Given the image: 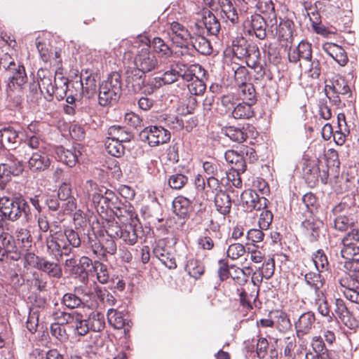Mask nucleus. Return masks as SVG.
<instances>
[{
	"mask_svg": "<svg viewBox=\"0 0 359 359\" xmlns=\"http://www.w3.org/2000/svg\"><path fill=\"white\" fill-rule=\"evenodd\" d=\"M59 227L50 229V235L46 238L48 249L55 257L69 255L73 248L81 245V239L76 231L72 229L64 231L57 230Z\"/></svg>",
	"mask_w": 359,
	"mask_h": 359,
	"instance_id": "obj_1",
	"label": "nucleus"
},
{
	"mask_svg": "<svg viewBox=\"0 0 359 359\" xmlns=\"http://www.w3.org/2000/svg\"><path fill=\"white\" fill-rule=\"evenodd\" d=\"M69 325L75 334L85 336L90 331H101L104 329L105 323L104 316L97 311L90 313L88 318H84L80 313L73 312Z\"/></svg>",
	"mask_w": 359,
	"mask_h": 359,
	"instance_id": "obj_2",
	"label": "nucleus"
},
{
	"mask_svg": "<svg viewBox=\"0 0 359 359\" xmlns=\"http://www.w3.org/2000/svg\"><path fill=\"white\" fill-rule=\"evenodd\" d=\"M122 91L121 76L117 72L109 74L98 89V103L106 107L116 103L120 98Z\"/></svg>",
	"mask_w": 359,
	"mask_h": 359,
	"instance_id": "obj_3",
	"label": "nucleus"
},
{
	"mask_svg": "<svg viewBox=\"0 0 359 359\" xmlns=\"http://www.w3.org/2000/svg\"><path fill=\"white\" fill-rule=\"evenodd\" d=\"M0 215L4 218L15 222L22 216L28 221L30 209L28 203L22 196L10 198L6 196L0 198Z\"/></svg>",
	"mask_w": 359,
	"mask_h": 359,
	"instance_id": "obj_4",
	"label": "nucleus"
},
{
	"mask_svg": "<svg viewBox=\"0 0 359 359\" xmlns=\"http://www.w3.org/2000/svg\"><path fill=\"white\" fill-rule=\"evenodd\" d=\"M7 78V90L9 92L21 91L27 84L28 78L25 66L16 62L12 58V62L5 69Z\"/></svg>",
	"mask_w": 359,
	"mask_h": 359,
	"instance_id": "obj_5",
	"label": "nucleus"
},
{
	"mask_svg": "<svg viewBox=\"0 0 359 359\" xmlns=\"http://www.w3.org/2000/svg\"><path fill=\"white\" fill-rule=\"evenodd\" d=\"M134 64L137 69L145 74L156 69L158 65L157 57L147 46L137 52L134 59Z\"/></svg>",
	"mask_w": 359,
	"mask_h": 359,
	"instance_id": "obj_6",
	"label": "nucleus"
},
{
	"mask_svg": "<svg viewBox=\"0 0 359 359\" xmlns=\"http://www.w3.org/2000/svg\"><path fill=\"white\" fill-rule=\"evenodd\" d=\"M323 168V165L321 161H318V163L314 162H309L306 167L304 168V177L311 187L315 186L319 179L323 184H326L328 178V170L323 169L320 170V168Z\"/></svg>",
	"mask_w": 359,
	"mask_h": 359,
	"instance_id": "obj_7",
	"label": "nucleus"
},
{
	"mask_svg": "<svg viewBox=\"0 0 359 359\" xmlns=\"http://www.w3.org/2000/svg\"><path fill=\"white\" fill-rule=\"evenodd\" d=\"M323 224V222L317 215L306 216L301 226L302 234L309 242H315L320 236Z\"/></svg>",
	"mask_w": 359,
	"mask_h": 359,
	"instance_id": "obj_8",
	"label": "nucleus"
},
{
	"mask_svg": "<svg viewBox=\"0 0 359 359\" xmlns=\"http://www.w3.org/2000/svg\"><path fill=\"white\" fill-rule=\"evenodd\" d=\"M168 34L172 41L181 48H187L192 36L188 29L178 22H172L170 25Z\"/></svg>",
	"mask_w": 359,
	"mask_h": 359,
	"instance_id": "obj_9",
	"label": "nucleus"
},
{
	"mask_svg": "<svg viewBox=\"0 0 359 359\" xmlns=\"http://www.w3.org/2000/svg\"><path fill=\"white\" fill-rule=\"evenodd\" d=\"M232 52L238 58H244L249 55L258 57L260 53L256 45L249 44L244 37H237L232 41Z\"/></svg>",
	"mask_w": 359,
	"mask_h": 359,
	"instance_id": "obj_10",
	"label": "nucleus"
},
{
	"mask_svg": "<svg viewBox=\"0 0 359 359\" xmlns=\"http://www.w3.org/2000/svg\"><path fill=\"white\" fill-rule=\"evenodd\" d=\"M245 27H249L247 30L250 35H255L259 39L263 40L266 37L267 24L264 17L259 14L250 16L245 23Z\"/></svg>",
	"mask_w": 359,
	"mask_h": 359,
	"instance_id": "obj_11",
	"label": "nucleus"
},
{
	"mask_svg": "<svg viewBox=\"0 0 359 359\" xmlns=\"http://www.w3.org/2000/svg\"><path fill=\"white\" fill-rule=\"evenodd\" d=\"M194 27L196 31L204 30L208 34L217 35L220 30V23L212 12L208 11L201 20L195 23Z\"/></svg>",
	"mask_w": 359,
	"mask_h": 359,
	"instance_id": "obj_12",
	"label": "nucleus"
},
{
	"mask_svg": "<svg viewBox=\"0 0 359 359\" xmlns=\"http://www.w3.org/2000/svg\"><path fill=\"white\" fill-rule=\"evenodd\" d=\"M316 321V316L312 311L302 313L294 323L297 337L299 339L309 334L312 330Z\"/></svg>",
	"mask_w": 359,
	"mask_h": 359,
	"instance_id": "obj_13",
	"label": "nucleus"
},
{
	"mask_svg": "<svg viewBox=\"0 0 359 359\" xmlns=\"http://www.w3.org/2000/svg\"><path fill=\"white\" fill-rule=\"evenodd\" d=\"M72 85L73 88L80 89L81 95L87 98L96 93L97 81L93 75H88L85 78L82 75L79 81H73Z\"/></svg>",
	"mask_w": 359,
	"mask_h": 359,
	"instance_id": "obj_14",
	"label": "nucleus"
},
{
	"mask_svg": "<svg viewBox=\"0 0 359 359\" xmlns=\"http://www.w3.org/2000/svg\"><path fill=\"white\" fill-rule=\"evenodd\" d=\"M311 44L308 42L301 41L296 48L290 49L288 52L290 62L297 63L301 59L305 62H311Z\"/></svg>",
	"mask_w": 359,
	"mask_h": 359,
	"instance_id": "obj_15",
	"label": "nucleus"
},
{
	"mask_svg": "<svg viewBox=\"0 0 359 359\" xmlns=\"http://www.w3.org/2000/svg\"><path fill=\"white\" fill-rule=\"evenodd\" d=\"M179 64L172 65L170 69L165 71L162 76L151 79L149 84L155 88H158L163 85H168L175 83L180 77Z\"/></svg>",
	"mask_w": 359,
	"mask_h": 359,
	"instance_id": "obj_16",
	"label": "nucleus"
},
{
	"mask_svg": "<svg viewBox=\"0 0 359 359\" xmlns=\"http://www.w3.org/2000/svg\"><path fill=\"white\" fill-rule=\"evenodd\" d=\"M357 212L355 194H348L344 196L339 203L332 208L334 215H355Z\"/></svg>",
	"mask_w": 359,
	"mask_h": 359,
	"instance_id": "obj_17",
	"label": "nucleus"
},
{
	"mask_svg": "<svg viewBox=\"0 0 359 359\" xmlns=\"http://www.w3.org/2000/svg\"><path fill=\"white\" fill-rule=\"evenodd\" d=\"M34 266L39 271L46 273L49 277L60 278L62 276L60 266L54 262H50L44 257H36Z\"/></svg>",
	"mask_w": 359,
	"mask_h": 359,
	"instance_id": "obj_18",
	"label": "nucleus"
},
{
	"mask_svg": "<svg viewBox=\"0 0 359 359\" xmlns=\"http://www.w3.org/2000/svg\"><path fill=\"white\" fill-rule=\"evenodd\" d=\"M1 248L6 253V256L13 254L11 258L18 260L21 255L20 249L16 245L13 237L7 232H3L0 229Z\"/></svg>",
	"mask_w": 359,
	"mask_h": 359,
	"instance_id": "obj_19",
	"label": "nucleus"
},
{
	"mask_svg": "<svg viewBox=\"0 0 359 359\" xmlns=\"http://www.w3.org/2000/svg\"><path fill=\"white\" fill-rule=\"evenodd\" d=\"M180 77L187 81H194L196 78L203 77L205 75V70L198 64L187 66L185 65L179 64Z\"/></svg>",
	"mask_w": 359,
	"mask_h": 359,
	"instance_id": "obj_20",
	"label": "nucleus"
},
{
	"mask_svg": "<svg viewBox=\"0 0 359 359\" xmlns=\"http://www.w3.org/2000/svg\"><path fill=\"white\" fill-rule=\"evenodd\" d=\"M194 34L189 40L193 48L202 55H210L212 49L210 42L204 36L205 31L198 30Z\"/></svg>",
	"mask_w": 359,
	"mask_h": 359,
	"instance_id": "obj_21",
	"label": "nucleus"
},
{
	"mask_svg": "<svg viewBox=\"0 0 359 359\" xmlns=\"http://www.w3.org/2000/svg\"><path fill=\"white\" fill-rule=\"evenodd\" d=\"M334 312L337 318H339L341 323L346 327L349 328L354 327L355 324L354 318L341 299H337L335 300Z\"/></svg>",
	"mask_w": 359,
	"mask_h": 359,
	"instance_id": "obj_22",
	"label": "nucleus"
},
{
	"mask_svg": "<svg viewBox=\"0 0 359 359\" xmlns=\"http://www.w3.org/2000/svg\"><path fill=\"white\" fill-rule=\"evenodd\" d=\"M173 212L176 215L182 219L189 217L191 212V201L186 197L179 196L172 201Z\"/></svg>",
	"mask_w": 359,
	"mask_h": 359,
	"instance_id": "obj_23",
	"label": "nucleus"
},
{
	"mask_svg": "<svg viewBox=\"0 0 359 359\" xmlns=\"http://www.w3.org/2000/svg\"><path fill=\"white\" fill-rule=\"evenodd\" d=\"M153 253L168 269H174L177 267L175 257L173 253L168 248L157 245L154 248Z\"/></svg>",
	"mask_w": 359,
	"mask_h": 359,
	"instance_id": "obj_24",
	"label": "nucleus"
},
{
	"mask_svg": "<svg viewBox=\"0 0 359 359\" xmlns=\"http://www.w3.org/2000/svg\"><path fill=\"white\" fill-rule=\"evenodd\" d=\"M50 165L49 158L43 153H34L28 161L29 168L32 172H41L46 170Z\"/></svg>",
	"mask_w": 359,
	"mask_h": 359,
	"instance_id": "obj_25",
	"label": "nucleus"
},
{
	"mask_svg": "<svg viewBox=\"0 0 359 359\" xmlns=\"http://www.w3.org/2000/svg\"><path fill=\"white\" fill-rule=\"evenodd\" d=\"M323 50L340 66L343 67L347 64L348 56L341 46L335 43H327L323 46Z\"/></svg>",
	"mask_w": 359,
	"mask_h": 359,
	"instance_id": "obj_26",
	"label": "nucleus"
},
{
	"mask_svg": "<svg viewBox=\"0 0 359 359\" xmlns=\"http://www.w3.org/2000/svg\"><path fill=\"white\" fill-rule=\"evenodd\" d=\"M234 201L235 199H231V196L229 194L222 190H219L217 192L215 196V204L217 210L224 215L229 213L231 203Z\"/></svg>",
	"mask_w": 359,
	"mask_h": 359,
	"instance_id": "obj_27",
	"label": "nucleus"
},
{
	"mask_svg": "<svg viewBox=\"0 0 359 359\" xmlns=\"http://www.w3.org/2000/svg\"><path fill=\"white\" fill-rule=\"evenodd\" d=\"M359 241V231L357 227L353 228L341 240L343 245L341 254L351 256L353 249L358 248L356 243Z\"/></svg>",
	"mask_w": 359,
	"mask_h": 359,
	"instance_id": "obj_28",
	"label": "nucleus"
},
{
	"mask_svg": "<svg viewBox=\"0 0 359 359\" xmlns=\"http://www.w3.org/2000/svg\"><path fill=\"white\" fill-rule=\"evenodd\" d=\"M126 82L131 85L133 90L138 93L142 90L144 84L145 73L135 68L127 72Z\"/></svg>",
	"mask_w": 359,
	"mask_h": 359,
	"instance_id": "obj_29",
	"label": "nucleus"
},
{
	"mask_svg": "<svg viewBox=\"0 0 359 359\" xmlns=\"http://www.w3.org/2000/svg\"><path fill=\"white\" fill-rule=\"evenodd\" d=\"M334 219V227L341 231H344L355 227L358 223L355 215H337Z\"/></svg>",
	"mask_w": 359,
	"mask_h": 359,
	"instance_id": "obj_30",
	"label": "nucleus"
},
{
	"mask_svg": "<svg viewBox=\"0 0 359 359\" xmlns=\"http://www.w3.org/2000/svg\"><path fill=\"white\" fill-rule=\"evenodd\" d=\"M114 215L122 224L128 223L129 220H133L137 217L134 211V208L130 204L122 203L118 208L113 211Z\"/></svg>",
	"mask_w": 359,
	"mask_h": 359,
	"instance_id": "obj_31",
	"label": "nucleus"
},
{
	"mask_svg": "<svg viewBox=\"0 0 359 359\" xmlns=\"http://www.w3.org/2000/svg\"><path fill=\"white\" fill-rule=\"evenodd\" d=\"M306 283L315 291L318 292L325 284V278L321 272L309 271L304 274Z\"/></svg>",
	"mask_w": 359,
	"mask_h": 359,
	"instance_id": "obj_32",
	"label": "nucleus"
},
{
	"mask_svg": "<svg viewBox=\"0 0 359 359\" xmlns=\"http://www.w3.org/2000/svg\"><path fill=\"white\" fill-rule=\"evenodd\" d=\"M82 292V288H76L74 292L65 294L62 299V304L70 309L80 307L83 304V301L79 294Z\"/></svg>",
	"mask_w": 359,
	"mask_h": 359,
	"instance_id": "obj_33",
	"label": "nucleus"
},
{
	"mask_svg": "<svg viewBox=\"0 0 359 359\" xmlns=\"http://www.w3.org/2000/svg\"><path fill=\"white\" fill-rule=\"evenodd\" d=\"M118 238L128 245H135L137 241L138 236L134 226L131 224H123L122 230L121 233H119Z\"/></svg>",
	"mask_w": 359,
	"mask_h": 359,
	"instance_id": "obj_34",
	"label": "nucleus"
},
{
	"mask_svg": "<svg viewBox=\"0 0 359 359\" xmlns=\"http://www.w3.org/2000/svg\"><path fill=\"white\" fill-rule=\"evenodd\" d=\"M124 141H130V139L124 140ZM123 140H119L114 136L108 137L105 142V147L107 152L114 156H120L124 153V147L122 144Z\"/></svg>",
	"mask_w": 359,
	"mask_h": 359,
	"instance_id": "obj_35",
	"label": "nucleus"
},
{
	"mask_svg": "<svg viewBox=\"0 0 359 359\" xmlns=\"http://www.w3.org/2000/svg\"><path fill=\"white\" fill-rule=\"evenodd\" d=\"M339 283L344 290L359 289V273L348 271L339 279Z\"/></svg>",
	"mask_w": 359,
	"mask_h": 359,
	"instance_id": "obj_36",
	"label": "nucleus"
},
{
	"mask_svg": "<svg viewBox=\"0 0 359 359\" xmlns=\"http://www.w3.org/2000/svg\"><path fill=\"white\" fill-rule=\"evenodd\" d=\"M308 264L313 265L316 271L323 273L328 269V260L327 256L322 250H318L311 259L308 260Z\"/></svg>",
	"mask_w": 359,
	"mask_h": 359,
	"instance_id": "obj_37",
	"label": "nucleus"
},
{
	"mask_svg": "<svg viewBox=\"0 0 359 359\" xmlns=\"http://www.w3.org/2000/svg\"><path fill=\"white\" fill-rule=\"evenodd\" d=\"M252 104L246 102H243L236 104L231 111V116L236 119L245 118L248 119L253 116L254 111L252 109Z\"/></svg>",
	"mask_w": 359,
	"mask_h": 359,
	"instance_id": "obj_38",
	"label": "nucleus"
},
{
	"mask_svg": "<svg viewBox=\"0 0 359 359\" xmlns=\"http://www.w3.org/2000/svg\"><path fill=\"white\" fill-rule=\"evenodd\" d=\"M55 154L58 161L62 162L69 167H73L77 161V156L72 151L65 149L62 147H57L55 149Z\"/></svg>",
	"mask_w": 359,
	"mask_h": 359,
	"instance_id": "obj_39",
	"label": "nucleus"
},
{
	"mask_svg": "<svg viewBox=\"0 0 359 359\" xmlns=\"http://www.w3.org/2000/svg\"><path fill=\"white\" fill-rule=\"evenodd\" d=\"M351 252V256L341 254V257L346 259L344 267L347 271L359 273V246L355 248Z\"/></svg>",
	"mask_w": 359,
	"mask_h": 359,
	"instance_id": "obj_40",
	"label": "nucleus"
},
{
	"mask_svg": "<svg viewBox=\"0 0 359 359\" xmlns=\"http://www.w3.org/2000/svg\"><path fill=\"white\" fill-rule=\"evenodd\" d=\"M16 240L18 243H21L22 245L18 247L21 253L28 251L32 247V236L30 232L27 229H19L16 231Z\"/></svg>",
	"mask_w": 359,
	"mask_h": 359,
	"instance_id": "obj_41",
	"label": "nucleus"
},
{
	"mask_svg": "<svg viewBox=\"0 0 359 359\" xmlns=\"http://www.w3.org/2000/svg\"><path fill=\"white\" fill-rule=\"evenodd\" d=\"M302 209H306L310 215L318 214V203L316 197L312 193H306L302 197Z\"/></svg>",
	"mask_w": 359,
	"mask_h": 359,
	"instance_id": "obj_42",
	"label": "nucleus"
},
{
	"mask_svg": "<svg viewBox=\"0 0 359 359\" xmlns=\"http://www.w3.org/2000/svg\"><path fill=\"white\" fill-rule=\"evenodd\" d=\"M54 81L53 95L57 100H62L67 96L69 90V80L65 77H61L57 81L55 79Z\"/></svg>",
	"mask_w": 359,
	"mask_h": 359,
	"instance_id": "obj_43",
	"label": "nucleus"
},
{
	"mask_svg": "<svg viewBox=\"0 0 359 359\" xmlns=\"http://www.w3.org/2000/svg\"><path fill=\"white\" fill-rule=\"evenodd\" d=\"M293 27L294 22L292 20H282L275 29L279 37L287 40L292 36Z\"/></svg>",
	"mask_w": 359,
	"mask_h": 359,
	"instance_id": "obj_44",
	"label": "nucleus"
},
{
	"mask_svg": "<svg viewBox=\"0 0 359 359\" xmlns=\"http://www.w3.org/2000/svg\"><path fill=\"white\" fill-rule=\"evenodd\" d=\"M185 271L194 278H198L204 272V266L198 259H191L185 265Z\"/></svg>",
	"mask_w": 359,
	"mask_h": 359,
	"instance_id": "obj_45",
	"label": "nucleus"
},
{
	"mask_svg": "<svg viewBox=\"0 0 359 359\" xmlns=\"http://www.w3.org/2000/svg\"><path fill=\"white\" fill-rule=\"evenodd\" d=\"M151 45L154 50L161 57L167 58L170 57L172 54L170 48L160 37H154L151 41Z\"/></svg>",
	"mask_w": 359,
	"mask_h": 359,
	"instance_id": "obj_46",
	"label": "nucleus"
},
{
	"mask_svg": "<svg viewBox=\"0 0 359 359\" xmlns=\"http://www.w3.org/2000/svg\"><path fill=\"white\" fill-rule=\"evenodd\" d=\"M107 320L109 323L115 329H122L126 325V320L123 314L114 309L108 310Z\"/></svg>",
	"mask_w": 359,
	"mask_h": 359,
	"instance_id": "obj_47",
	"label": "nucleus"
},
{
	"mask_svg": "<svg viewBox=\"0 0 359 359\" xmlns=\"http://www.w3.org/2000/svg\"><path fill=\"white\" fill-rule=\"evenodd\" d=\"M96 275L97 280L102 284H105L109 280V272L107 265L99 261L94 262V268L92 270V275Z\"/></svg>",
	"mask_w": 359,
	"mask_h": 359,
	"instance_id": "obj_48",
	"label": "nucleus"
},
{
	"mask_svg": "<svg viewBox=\"0 0 359 359\" xmlns=\"http://www.w3.org/2000/svg\"><path fill=\"white\" fill-rule=\"evenodd\" d=\"M220 102L222 107V109H220L221 113L231 114V111L236 104V98L232 93L224 95L220 98Z\"/></svg>",
	"mask_w": 359,
	"mask_h": 359,
	"instance_id": "obj_49",
	"label": "nucleus"
},
{
	"mask_svg": "<svg viewBox=\"0 0 359 359\" xmlns=\"http://www.w3.org/2000/svg\"><path fill=\"white\" fill-rule=\"evenodd\" d=\"M107 234L110 238H118L122 230V226L114 218L107 219L104 224Z\"/></svg>",
	"mask_w": 359,
	"mask_h": 359,
	"instance_id": "obj_50",
	"label": "nucleus"
},
{
	"mask_svg": "<svg viewBox=\"0 0 359 359\" xmlns=\"http://www.w3.org/2000/svg\"><path fill=\"white\" fill-rule=\"evenodd\" d=\"M43 90L39 88V84L35 82L29 84V93L27 95V102L32 104H39L41 100Z\"/></svg>",
	"mask_w": 359,
	"mask_h": 359,
	"instance_id": "obj_51",
	"label": "nucleus"
},
{
	"mask_svg": "<svg viewBox=\"0 0 359 359\" xmlns=\"http://www.w3.org/2000/svg\"><path fill=\"white\" fill-rule=\"evenodd\" d=\"M327 87L330 90L334 92V93H340L342 95H348V97L351 96L350 88L343 79H337L332 86H326V88Z\"/></svg>",
	"mask_w": 359,
	"mask_h": 359,
	"instance_id": "obj_52",
	"label": "nucleus"
},
{
	"mask_svg": "<svg viewBox=\"0 0 359 359\" xmlns=\"http://www.w3.org/2000/svg\"><path fill=\"white\" fill-rule=\"evenodd\" d=\"M241 201L245 205L248 211H250L252 205L258 199V194L252 189H247L243 191L240 196Z\"/></svg>",
	"mask_w": 359,
	"mask_h": 359,
	"instance_id": "obj_53",
	"label": "nucleus"
},
{
	"mask_svg": "<svg viewBox=\"0 0 359 359\" xmlns=\"http://www.w3.org/2000/svg\"><path fill=\"white\" fill-rule=\"evenodd\" d=\"M168 184L172 189H181L188 182V177L181 173H175L168 178Z\"/></svg>",
	"mask_w": 359,
	"mask_h": 359,
	"instance_id": "obj_54",
	"label": "nucleus"
},
{
	"mask_svg": "<svg viewBox=\"0 0 359 359\" xmlns=\"http://www.w3.org/2000/svg\"><path fill=\"white\" fill-rule=\"evenodd\" d=\"M318 312L323 316L327 318L328 322H332L334 317V313L330 311L326 299H318L316 302Z\"/></svg>",
	"mask_w": 359,
	"mask_h": 359,
	"instance_id": "obj_55",
	"label": "nucleus"
},
{
	"mask_svg": "<svg viewBox=\"0 0 359 359\" xmlns=\"http://www.w3.org/2000/svg\"><path fill=\"white\" fill-rule=\"evenodd\" d=\"M95 292L97 298L104 304L108 306H112L116 302L114 297L105 288L96 286L95 287Z\"/></svg>",
	"mask_w": 359,
	"mask_h": 359,
	"instance_id": "obj_56",
	"label": "nucleus"
},
{
	"mask_svg": "<svg viewBox=\"0 0 359 359\" xmlns=\"http://www.w3.org/2000/svg\"><path fill=\"white\" fill-rule=\"evenodd\" d=\"M188 89L191 94L194 95H201L206 89V85L202 77L196 78L191 83L188 84Z\"/></svg>",
	"mask_w": 359,
	"mask_h": 359,
	"instance_id": "obj_57",
	"label": "nucleus"
},
{
	"mask_svg": "<svg viewBox=\"0 0 359 359\" xmlns=\"http://www.w3.org/2000/svg\"><path fill=\"white\" fill-rule=\"evenodd\" d=\"M241 92L243 96V99L246 100V102L254 104L256 102V93L254 86L251 83H246L242 86Z\"/></svg>",
	"mask_w": 359,
	"mask_h": 359,
	"instance_id": "obj_58",
	"label": "nucleus"
},
{
	"mask_svg": "<svg viewBox=\"0 0 359 359\" xmlns=\"http://www.w3.org/2000/svg\"><path fill=\"white\" fill-rule=\"evenodd\" d=\"M222 13V17L226 18L233 25L238 22L239 17L237 13L236 8L234 7L233 4H230L220 9Z\"/></svg>",
	"mask_w": 359,
	"mask_h": 359,
	"instance_id": "obj_59",
	"label": "nucleus"
},
{
	"mask_svg": "<svg viewBox=\"0 0 359 359\" xmlns=\"http://www.w3.org/2000/svg\"><path fill=\"white\" fill-rule=\"evenodd\" d=\"M296 339L294 337H287L286 339V345L284 348V356L285 359H289L290 358H294L296 355H299L302 353V351L299 349H297L296 352H294V349L296 347Z\"/></svg>",
	"mask_w": 359,
	"mask_h": 359,
	"instance_id": "obj_60",
	"label": "nucleus"
},
{
	"mask_svg": "<svg viewBox=\"0 0 359 359\" xmlns=\"http://www.w3.org/2000/svg\"><path fill=\"white\" fill-rule=\"evenodd\" d=\"M234 71V79L236 84L238 86H242L247 83L248 79V71L244 66H238L236 69L233 67Z\"/></svg>",
	"mask_w": 359,
	"mask_h": 359,
	"instance_id": "obj_61",
	"label": "nucleus"
},
{
	"mask_svg": "<svg viewBox=\"0 0 359 359\" xmlns=\"http://www.w3.org/2000/svg\"><path fill=\"white\" fill-rule=\"evenodd\" d=\"M245 252V249L243 245L241 243H233L229 246L226 255L230 259L235 260L243 256Z\"/></svg>",
	"mask_w": 359,
	"mask_h": 359,
	"instance_id": "obj_62",
	"label": "nucleus"
},
{
	"mask_svg": "<svg viewBox=\"0 0 359 359\" xmlns=\"http://www.w3.org/2000/svg\"><path fill=\"white\" fill-rule=\"evenodd\" d=\"M103 186H98L93 180H88L85 184V190L89 197H91L93 202L98 199L100 191Z\"/></svg>",
	"mask_w": 359,
	"mask_h": 359,
	"instance_id": "obj_63",
	"label": "nucleus"
},
{
	"mask_svg": "<svg viewBox=\"0 0 359 359\" xmlns=\"http://www.w3.org/2000/svg\"><path fill=\"white\" fill-rule=\"evenodd\" d=\"M231 269H234L233 272L231 273L230 276L234 281L235 284L243 286L248 282V276L245 271L238 268H234V266H231Z\"/></svg>",
	"mask_w": 359,
	"mask_h": 359,
	"instance_id": "obj_64",
	"label": "nucleus"
}]
</instances>
